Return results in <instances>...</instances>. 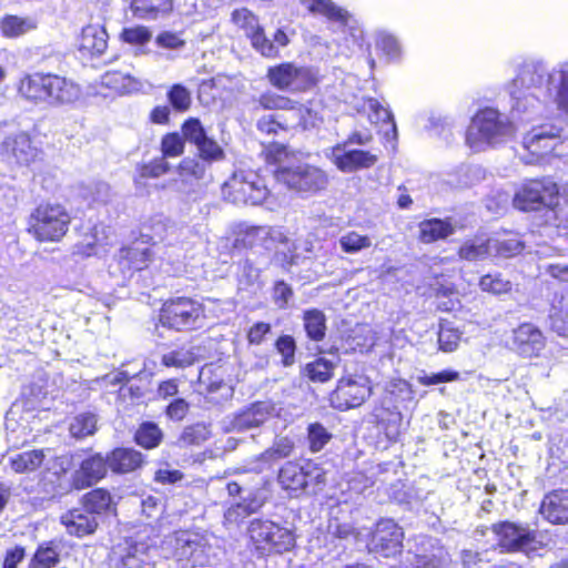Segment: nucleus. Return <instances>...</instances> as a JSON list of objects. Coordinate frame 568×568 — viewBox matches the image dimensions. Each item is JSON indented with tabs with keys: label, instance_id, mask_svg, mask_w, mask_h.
<instances>
[{
	"label": "nucleus",
	"instance_id": "338daca9",
	"mask_svg": "<svg viewBox=\"0 0 568 568\" xmlns=\"http://www.w3.org/2000/svg\"><path fill=\"white\" fill-rule=\"evenodd\" d=\"M201 161L204 163L222 160L224 152L222 148L213 140L206 138L197 145Z\"/></svg>",
	"mask_w": 568,
	"mask_h": 568
},
{
	"label": "nucleus",
	"instance_id": "f8f14e48",
	"mask_svg": "<svg viewBox=\"0 0 568 568\" xmlns=\"http://www.w3.org/2000/svg\"><path fill=\"white\" fill-rule=\"evenodd\" d=\"M497 537V545L506 552H527L535 549L536 531L528 526L511 521H499L491 525Z\"/></svg>",
	"mask_w": 568,
	"mask_h": 568
},
{
	"label": "nucleus",
	"instance_id": "de8ad7c7",
	"mask_svg": "<svg viewBox=\"0 0 568 568\" xmlns=\"http://www.w3.org/2000/svg\"><path fill=\"white\" fill-rule=\"evenodd\" d=\"M119 39L130 45H145L152 39V32L142 24L126 27L121 30Z\"/></svg>",
	"mask_w": 568,
	"mask_h": 568
},
{
	"label": "nucleus",
	"instance_id": "2eb2a0df",
	"mask_svg": "<svg viewBox=\"0 0 568 568\" xmlns=\"http://www.w3.org/2000/svg\"><path fill=\"white\" fill-rule=\"evenodd\" d=\"M371 395L366 379H341L335 390L329 395L333 407L339 410L359 407Z\"/></svg>",
	"mask_w": 568,
	"mask_h": 568
},
{
	"label": "nucleus",
	"instance_id": "13d9d810",
	"mask_svg": "<svg viewBox=\"0 0 568 568\" xmlns=\"http://www.w3.org/2000/svg\"><path fill=\"white\" fill-rule=\"evenodd\" d=\"M275 348L282 356V364L285 367H290L295 363L296 344L292 336H280L275 342Z\"/></svg>",
	"mask_w": 568,
	"mask_h": 568
},
{
	"label": "nucleus",
	"instance_id": "f257e3e1",
	"mask_svg": "<svg viewBox=\"0 0 568 568\" xmlns=\"http://www.w3.org/2000/svg\"><path fill=\"white\" fill-rule=\"evenodd\" d=\"M268 158L276 164L273 171L275 180L290 190L315 194L328 184V176L323 170L297 160L283 144L271 145Z\"/></svg>",
	"mask_w": 568,
	"mask_h": 568
},
{
	"label": "nucleus",
	"instance_id": "393cba45",
	"mask_svg": "<svg viewBox=\"0 0 568 568\" xmlns=\"http://www.w3.org/2000/svg\"><path fill=\"white\" fill-rule=\"evenodd\" d=\"M273 406L266 402L254 403L236 415L232 422L233 430L245 432L261 426L272 414Z\"/></svg>",
	"mask_w": 568,
	"mask_h": 568
},
{
	"label": "nucleus",
	"instance_id": "49530a36",
	"mask_svg": "<svg viewBox=\"0 0 568 568\" xmlns=\"http://www.w3.org/2000/svg\"><path fill=\"white\" fill-rule=\"evenodd\" d=\"M207 164L200 159L185 158L181 161L178 166L179 175L182 182H189L191 180H202L205 176Z\"/></svg>",
	"mask_w": 568,
	"mask_h": 568
},
{
	"label": "nucleus",
	"instance_id": "09e8293b",
	"mask_svg": "<svg viewBox=\"0 0 568 568\" xmlns=\"http://www.w3.org/2000/svg\"><path fill=\"white\" fill-rule=\"evenodd\" d=\"M318 75L310 67H297L291 92H307L318 84Z\"/></svg>",
	"mask_w": 568,
	"mask_h": 568
},
{
	"label": "nucleus",
	"instance_id": "0e129e2a",
	"mask_svg": "<svg viewBox=\"0 0 568 568\" xmlns=\"http://www.w3.org/2000/svg\"><path fill=\"white\" fill-rule=\"evenodd\" d=\"M58 562V552L52 547H39L30 568H51Z\"/></svg>",
	"mask_w": 568,
	"mask_h": 568
},
{
	"label": "nucleus",
	"instance_id": "aec40b11",
	"mask_svg": "<svg viewBox=\"0 0 568 568\" xmlns=\"http://www.w3.org/2000/svg\"><path fill=\"white\" fill-rule=\"evenodd\" d=\"M101 94L104 97L131 95L142 91L143 83L140 79L118 70L106 71L99 83Z\"/></svg>",
	"mask_w": 568,
	"mask_h": 568
},
{
	"label": "nucleus",
	"instance_id": "473e14b6",
	"mask_svg": "<svg viewBox=\"0 0 568 568\" xmlns=\"http://www.w3.org/2000/svg\"><path fill=\"white\" fill-rule=\"evenodd\" d=\"M301 2L310 13L321 14L331 21L347 24L348 13L332 0H302Z\"/></svg>",
	"mask_w": 568,
	"mask_h": 568
},
{
	"label": "nucleus",
	"instance_id": "1a4fd4ad",
	"mask_svg": "<svg viewBox=\"0 0 568 568\" xmlns=\"http://www.w3.org/2000/svg\"><path fill=\"white\" fill-rule=\"evenodd\" d=\"M173 542V557L183 567L206 566L214 556V550L209 539L195 532H175Z\"/></svg>",
	"mask_w": 568,
	"mask_h": 568
},
{
	"label": "nucleus",
	"instance_id": "774afa93",
	"mask_svg": "<svg viewBox=\"0 0 568 568\" xmlns=\"http://www.w3.org/2000/svg\"><path fill=\"white\" fill-rule=\"evenodd\" d=\"M493 248L498 255L510 257L519 254L524 248V244L518 239L511 237L504 241H491V250Z\"/></svg>",
	"mask_w": 568,
	"mask_h": 568
},
{
	"label": "nucleus",
	"instance_id": "c85d7f7f",
	"mask_svg": "<svg viewBox=\"0 0 568 568\" xmlns=\"http://www.w3.org/2000/svg\"><path fill=\"white\" fill-rule=\"evenodd\" d=\"M200 386L204 387L206 397L210 402L220 404L229 399L233 395L232 387L226 384L221 377L213 376L211 368H203L200 373Z\"/></svg>",
	"mask_w": 568,
	"mask_h": 568
},
{
	"label": "nucleus",
	"instance_id": "cd10ccee",
	"mask_svg": "<svg viewBox=\"0 0 568 568\" xmlns=\"http://www.w3.org/2000/svg\"><path fill=\"white\" fill-rule=\"evenodd\" d=\"M109 467L113 473L126 474L136 470L143 464V456L132 448H115L108 454Z\"/></svg>",
	"mask_w": 568,
	"mask_h": 568
},
{
	"label": "nucleus",
	"instance_id": "f704fd0d",
	"mask_svg": "<svg viewBox=\"0 0 568 568\" xmlns=\"http://www.w3.org/2000/svg\"><path fill=\"white\" fill-rule=\"evenodd\" d=\"M45 457L43 449H33L11 456L10 466L17 474L31 473L37 470Z\"/></svg>",
	"mask_w": 568,
	"mask_h": 568
},
{
	"label": "nucleus",
	"instance_id": "052dcab7",
	"mask_svg": "<svg viewBox=\"0 0 568 568\" xmlns=\"http://www.w3.org/2000/svg\"><path fill=\"white\" fill-rule=\"evenodd\" d=\"M460 341V333L458 329L450 327L448 324H442L438 332L439 348L444 352H454Z\"/></svg>",
	"mask_w": 568,
	"mask_h": 568
},
{
	"label": "nucleus",
	"instance_id": "69168bd1",
	"mask_svg": "<svg viewBox=\"0 0 568 568\" xmlns=\"http://www.w3.org/2000/svg\"><path fill=\"white\" fill-rule=\"evenodd\" d=\"M161 150L163 158H176L184 151V140L178 133L166 134L162 139Z\"/></svg>",
	"mask_w": 568,
	"mask_h": 568
},
{
	"label": "nucleus",
	"instance_id": "6e6d98bb",
	"mask_svg": "<svg viewBox=\"0 0 568 568\" xmlns=\"http://www.w3.org/2000/svg\"><path fill=\"white\" fill-rule=\"evenodd\" d=\"M377 50L387 57L389 61H397L402 57V48L397 39L390 34H379L375 41Z\"/></svg>",
	"mask_w": 568,
	"mask_h": 568
},
{
	"label": "nucleus",
	"instance_id": "4468645a",
	"mask_svg": "<svg viewBox=\"0 0 568 568\" xmlns=\"http://www.w3.org/2000/svg\"><path fill=\"white\" fill-rule=\"evenodd\" d=\"M326 156L344 173H353L359 170L373 168L378 155L368 150L351 148L349 144H336L332 146Z\"/></svg>",
	"mask_w": 568,
	"mask_h": 568
},
{
	"label": "nucleus",
	"instance_id": "c9c22d12",
	"mask_svg": "<svg viewBox=\"0 0 568 568\" xmlns=\"http://www.w3.org/2000/svg\"><path fill=\"white\" fill-rule=\"evenodd\" d=\"M490 253L491 240L483 237L467 240L458 250L459 257L469 262L485 260Z\"/></svg>",
	"mask_w": 568,
	"mask_h": 568
},
{
	"label": "nucleus",
	"instance_id": "e433bc0d",
	"mask_svg": "<svg viewBox=\"0 0 568 568\" xmlns=\"http://www.w3.org/2000/svg\"><path fill=\"white\" fill-rule=\"evenodd\" d=\"M297 65L292 62H283L267 70L270 83L278 90L291 91Z\"/></svg>",
	"mask_w": 568,
	"mask_h": 568
},
{
	"label": "nucleus",
	"instance_id": "c03bdc74",
	"mask_svg": "<svg viewBox=\"0 0 568 568\" xmlns=\"http://www.w3.org/2000/svg\"><path fill=\"white\" fill-rule=\"evenodd\" d=\"M97 430V417L91 413H82L77 415L69 426V432L72 437L82 439L91 436Z\"/></svg>",
	"mask_w": 568,
	"mask_h": 568
},
{
	"label": "nucleus",
	"instance_id": "603ef678",
	"mask_svg": "<svg viewBox=\"0 0 568 568\" xmlns=\"http://www.w3.org/2000/svg\"><path fill=\"white\" fill-rule=\"evenodd\" d=\"M339 245L345 253L355 254L372 246V240L355 231L347 232L339 239Z\"/></svg>",
	"mask_w": 568,
	"mask_h": 568
},
{
	"label": "nucleus",
	"instance_id": "ddd939ff",
	"mask_svg": "<svg viewBox=\"0 0 568 568\" xmlns=\"http://www.w3.org/2000/svg\"><path fill=\"white\" fill-rule=\"evenodd\" d=\"M105 379L113 385L124 383L119 389V398L124 403L134 405L141 402L149 392L152 373L146 372L144 367L135 372L125 369L113 376L108 375Z\"/></svg>",
	"mask_w": 568,
	"mask_h": 568
},
{
	"label": "nucleus",
	"instance_id": "4c0bfd02",
	"mask_svg": "<svg viewBox=\"0 0 568 568\" xmlns=\"http://www.w3.org/2000/svg\"><path fill=\"white\" fill-rule=\"evenodd\" d=\"M36 22L30 18L6 14L0 20V31L6 38H18L30 30L36 29Z\"/></svg>",
	"mask_w": 568,
	"mask_h": 568
},
{
	"label": "nucleus",
	"instance_id": "b1692460",
	"mask_svg": "<svg viewBox=\"0 0 568 568\" xmlns=\"http://www.w3.org/2000/svg\"><path fill=\"white\" fill-rule=\"evenodd\" d=\"M61 523L70 535L83 537L91 535L98 527L97 517L84 507L74 508L61 516Z\"/></svg>",
	"mask_w": 568,
	"mask_h": 568
},
{
	"label": "nucleus",
	"instance_id": "58836bf2",
	"mask_svg": "<svg viewBox=\"0 0 568 568\" xmlns=\"http://www.w3.org/2000/svg\"><path fill=\"white\" fill-rule=\"evenodd\" d=\"M303 323L310 339L320 342L325 337L326 317L322 311L317 308L305 311L303 314Z\"/></svg>",
	"mask_w": 568,
	"mask_h": 568
},
{
	"label": "nucleus",
	"instance_id": "37998d69",
	"mask_svg": "<svg viewBox=\"0 0 568 568\" xmlns=\"http://www.w3.org/2000/svg\"><path fill=\"white\" fill-rule=\"evenodd\" d=\"M211 436L209 426L204 423H196L183 428L178 444L180 447L200 446Z\"/></svg>",
	"mask_w": 568,
	"mask_h": 568
},
{
	"label": "nucleus",
	"instance_id": "bf43d9fd",
	"mask_svg": "<svg viewBox=\"0 0 568 568\" xmlns=\"http://www.w3.org/2000/svg\"><path fill=\"white\" fill-rule=\"evenodd\" d=\"M247 38L250 39L251 44L263 55L274 57L276 54V48L274 47L273 42L267 39L261 26L248 33Z\"/></svg>",
	"mask_w": 568,
	"mask_h": 568
},
{
	"label": "nucleus",
	"instance_id": "5fc2aeb1",
	"mask_svg": "<svg viewBox=\"0 0 568 568\" xmlns=\"http://www.w3.org/2000/svg\"><path fill=\"white\" fill-rule=\"evenodd\" d=\"M294 449V443L288 437H277L272 447L262 454L264 460H277L288 457Z\"/></svg>",
	"mask_w": 568,
	"mask_h": 568
},
{
	"label": "nucleus",
	"instance_id": "6ab92c4d",
	"mask_svg": "<svg viewBox=\"0 0 568 568\" xmlns=\"http://www.w3.org/2000/svg\"><path fill=\"white\" fill-rule=\"evenodd\" d=\"M513 349L524 358L538 357L546 339L541 331L531 323L520 324L513 331Z\"/></svg>",
	"mask_w": 568,
	"mask_h": 568
},
{
	"label": "nucleus",
	"instance_id": "79ce46f5",
	"mask_svg": "<svg viewBox=\"0 0 568 568\" xmlns=\"http://www.w3.org/2000/svg\"><path fill=\"white\" fill-rule=\"evenodd\" d=\"M197 361L196 348L182 346L162 355L161 363L166 367L185 368Z\"/></svg>",
	"mask_w": 568,
	"mask_h": 568
},
{
	"label": "nucleus",
	"instance_id": "8fccbe9b",
	"mask_svg": "<svg viewBox=\"0 0 568 568\" xmlns=\"http://www.w3.org/2000/svg\"><path fill=\"white\" fill-rule=\"evenodd\" d=\"M154 43L163 50L180 51L185 48L186 40L183 31L163 30L155 36Z\"/></svg>",
	"mask_w": 568,
	"mask_h": 568
},
{
	"label": "nucleus",
	"instance_id": "2f4dec72",
	"mask_svg": "<svg viewBox=\"0 0 568 568\" xmlns=\"http://www.w3.org/2000/svg\"><path fill=\"white\" fill-rule=\"evenodd\" d=\"M455 232L454 225L446 220L429 219L419 223V240L423 243H433L444 240Z\"/></svg>",
	"mask_w": 568,
	"mask_h": 568
},
{
	"label": "nucleus",
	"instance_id": "72a5a7b5",
	"mask_svg": "<svg viewBox=\"0 0 568 568\" xmlns=\"http://www.w3.org/2000/svg\"><path fill=\"white\" fill-rule=\"evenodd\" d=\"M486 172L480 165H462L448 175L447 183L454 187L466 189L485 179Z\"/></svg>",
	"mask_w": 568,
	"mask_h": 568
},
{
	"label": "nucleus",
	"instance_id": "f03ea898",
	"mask_svg": "<svg viewBox=\"0 0 568 568\" xmlns=\"http://www.w3.org/2000/svg\"><path fill=\"white\" fill-rule=\"evenodd\" d=\"M520 109H479L471 118L466 142L475 151L513 138L518 130Z\"/></svg>",
	"mask_w": 568,
	"mask_h": 568
},
{
	"label": "nucleus",
	"instance_id": "ea45409f",
	"mask_svg": "<svg viewBox=\"0 0 568 568\" xmlns=\"http://www.w3.org/2000/svg\"><path fill=\"white\" fill-rule=\"evenodd\" d=\"M82 504L89 513L97 516L110 510L112 506V497L108 490L97 488L87 493L82 497Z\"/></svg>",
	"mask_w": 568,
	"mask_h": 568
},
{
	"label": "nucleus",
	"instance_id": "3c124183",
	"mask_svg": "<svg viewBox=\"0 0 568 568\" xmlns=\"http://www.w3.org/2000/svg\"><path fill=\"white\" fill-rule=\"evenodd\" d=\"M334 365L327 359L318 358L305 366V374L313 382L325 383L333 376Z\"/></svg>",
	"mask_w": 568,
	"mask_h": 568
},
{
	"label": "nucleus",
	"instance_id": "dca6fc26",
	"mask_svg": "<svg viewBox=\"0 0 568 568\" xmlns=\"http://www.w3.org/2000/svg\"><path fill=\"white\" fill-rule=\"evenodd\" d=\"M404 532L393 519H381L373 532L371 547L384 557H392L402 551Z\"/></svg>",
	"mask_w": 568,
	"mask_h": 568
},
{
	"label": "nucleus",
	"instance_id": "a19ab883",
	"mask_svg": "<svg viewBox=\"0 0 568 568\" xmlns=\"http://www.w3.org/2000/svg\"><path fill=\"white\" fill-rule=\"evenodd\" d=\"M262 501L256 498H244L243 501L229 507L224 513V520L229 525H239L251 514L262 507Z\"/></svg>",
	"mask_w": 568,
	"mask_h": 568
},
{
	"label": "nucleus",
	"instance_id": "864d4df0",
	"mask_svg": "<svg viewBox=\"0 0 568 568\" xmlns=\"http://www.w3.org/2000/svg\"><path fill=\"white\" fill-rule=\"evenodd\" d=\"M479 286L483 291L500 295L508 293L511 290L510 281L503 277L501 274H487L479 281Z\"/></svg>",
	"mask_w": 568,
	"mask_h": 568
},
{
	"label": "nucleus",
	"instance_id": "7ed1b4c3",
	"mask_svg": "<svg viewBox=\"0 0 568 568\" xmlns=\"http://www.w3.org/2000/svg\"><path fill=\"white\" fill-rule=\"evenodd\" d=\"M18 89L27 101L47 106L72 104L81 95V88L77 83L53 73L26 75Z\"/></svg>",
	"mask_w": 568,
	"mask_h": 568
},
{
	"label": "nucleus",
	"instance_id": "4be33fe9",
	"mask_svg": "<svg viewBox=\"0 0 568 568\" xmlns=\"http://www.w3.org/2000/svg\"><path fill=\"white\" fill-rule=\"evenodd\" d=\"M234 247L252 248L264 246L266 248L274 242L273 230L270 226H250L244 223L234 229Z\"/></svg>",
	"mask_w": 568,
	"mask_h": 568
},
{
	"label": "nucleus",
	"instance_id": "a18cd8bd",
	"mask_svg": "<svg viewBox=\"0 0 568 568\" xmlns=\"http://www.w3.org/2000/svg\"><path fill=\"white\" fill-rule=\"evenodd\" d=\"M163 437L162 430L152 422H145L140 425L135 433V442L138 445L151 449L161 443Z\"/></svg>",
	"mask_w": 568,
	"mask_h": 568
},
{
	"label": "nucleus",
	"instance_id": "5701e85b",
	"mask_svg": "<svg viewBox=\"0 0 568 568\" xmlns=\"http://www.w3.org/2000/svg\"><path fill=\"white\" fill-rule=\"evenodd\" d=\"M539 511L541 516L551 524H567L568 489H556L545 495Z\"/></svg>",
	"mask_w": 568,
	"mask_h": 568
},
{
	"label": "nucleus",
	"instance_id": "7c9ffc66",
	"mask_svg": "<svg viewBox=\"0 0 568 568\" xmlns=\"http://www.w3.org/2000/svg\"><path fill=\"white\" fill-rule=\"evenodd\" d=\"M278 483L283 489L292 493H300L306 488L304 465L295 462H287L278 473Z\"/></svg>",
	"mask_w": 568,
	"mask_h": 568
},
{
	"label": "nucleus",
	"instance_id": "412c9836",
	"mask_svg": "<svg viewBox=\"0 0 568 568\" xmlns=\"http://www.w3.org/2000/svg\"><path fill=\"white\" fill-rule=\"evenodd\" d=\"M108 39L109 36L103 26L88 24L81 30L78 50L87 58L100 57L108 48Z\"/></svg>",
	"mask_w": 568,
	"mask_h": 568
},
{
	"label": "nucleus",
	"instance_id": "f3484780",
	"mask_svg": "<svg viewBox=\"0 0 568 568\" xmlns=\"http://www.w3.org/2000/svg\"><path fill=\"white\" fill-rule=\"evenodd\" d=\"M109 468L108 455L95 453L83 458L71 475V488L82 490L93 486L106 476Z\"/></svg>",
	"mask_w": 568,
	"mask_h": 568
},
{
	"label": "nucleus",
	"instance_id": "a878e982",
	"mask_svg": "<svg viewBox=\"0 0 568 568\" xmlns=\"http://www.w3.org/2000/svg\"><path fill=\"white\" fill-rule=\"evenodd\" d=\"M2 146L6 152L12 154L17 163L22 165H29L39 155V150L32 145L30 136L27 133H19L14 136L7 138Z\"/></svg>",
	"mask_w": 568,
	"mask_h": 568
},
{
	"label": "nucleus",
	"instance_id": "39448f33",
	"mask_svg": "<svg viewBox=\"0 0 568 568\" xmlns=\"http://www.w3.org/2000/svg\"><path fill=\"white\" fill-rule=\"evenodd\" d=\"M550 81L551 74L542 63L524 62L508 84V93L517 105L529 106L538 101L536 91L540 90L544 84H549Z\"/></svg>",
	"mask_w": 568,
	"mask_h": 568
},
{
	"label": "nucleus",
	"instance_id": "a211bd4d",
	"mask_svg": "<svg viewBox=\"0 0 568 568\" xmlns=\"http://www.w3.org/2000/svg\"><path fill=\"white\" fill-rule=\"evenodd\" d=\"M562 131V122L559 124H541L532 128L524 136L523 144L532 154L546 155L555 150Z\"/></svg>",
	"mask_w": 568,
	"mask_h": 568
},
{
	"label": "nucleus",
	"instance_id": "c756f323",
	"mask_svg": "<svg viewBox=\"0 0 568 568\" xmlns=\"http://www.w3.org/2000/svg\"><path fill=\"white\" fill-rule=\"evenodd\" d=\"M152 260V252L149 247L134 244L120 250L118 261L123 271H140L148 266Z\"/></svg>",
	"mask_w": 568,
	"mask_h": 568
},
{
	"label": "nucleus",
	"instance_id": "e2e57ef3",
	"mask_svg": "<svg viewBox=\"0 0 568 568\" xmlns=\"http://www.w3.org/2000/svg\"><path fill=\"white\" fill-rule=\"evenodd\" d=\"M171 106H190L192 101L191 91L182 83H174L166 93Z\"/></svg>",
	"mask_w": 568,
	"mask_h": 568
},
{
	"label": "nucleus",
	"instance_id": "4d7b16f0",
	"mask_svg": "<svg viewBox=\"0 0 568 568\" xmlns=\"http://www.w3.org/2000/svg\"><path fill=\"white\" fill-rule=\"evenodd\" d=\"M231 19L237 28L244 30L246 37L260 26L257 17L246 8L235 9Z\"/></svg>",
	"mask_w": 568,
	"mask_h": 568
},
{
	"label": "nucleus",
	"instance_id": "423d86ee",
	"mask_svg": "<svg viewBox=\"0 0 568 568\" xmlns=\"http://www.w3.org/2000/svg\"><path fill=\"white\" fill-rule=\"evenodd\" d=\"M252 544L261 552H284L293 548L294 536L287 528L271 520L253 519L247 528Z\"/></svg>",
	"mask_w": 568,
	"mask_h": 568
},
{
	"label": "nucleus",
	"instance_id": "9d476101",
	"mask_svg": "<svg viewBox=\"0 0 568 568\" xmlns=\"http://www.w3.org/2000/svg\"><path fill=\"white\" fill-rule=\"evenodd\" d=\"M558 193L557 184L550 179L531 180L515 194L514 205L521 211L550 207L556 204Z\"/></svg>",
	"mask_w": 568,
	"mask_h": 568
},
{
	"label": "nucleus",
	"instance_id": "bb28decb",
	"mask_svg": "<svg viewBox=\"0 0 568 568\" xmlns=\"http://www.w3.org/2000/svg\"><path fill=\"white\" fill-rule=\"evenodd\" d=\"M132 16L141 20H155L173 11L174 0H131Z\"/></svg>",
	"mask_w": 568,
	"mask_h": 568
},
{
	"label": "nucleus",
	"instance_id": "680f3d73",
	"mask_svg": "<svg viewBox=\"0 0 568 568\" xmlns=\"http://www.w3.org/2000/svg\"><path fill=\"white\" fill-rule=\"evenodd\" d=\"M307 430L310 448L312 452H320L323 449L332 437L327 429L318 423L311 424Z\"/></svg>",
	"mask_w": 568,
	"mask_h": 568
},
{
	"label": "nucleus",
	"instance_id": "0eeeda50",
	"mask_svg": "<svg viewBox=\"0 0 568 568\" xmlns=\"http://www.w3.org/2000/svg\"><path fill=\"white\" fill-rule=\"evenodd\" d=\"M223 194L234 204L260 205L266 200L268 190L257 174L235 172L223 184Z\"/></svg>",
	"mask_w": 568,
	"mask_h": 568
},
{
	"label": "nucleus",
	"instance_id": "20e7f679",
	"mask_svg": "<svg viewBox=\"0 0 568 568\" xmlns=\"http://www.w3.org/2000/svg\"><path fill=\"white\" fill-rule=\"evenodd\" d=\"M71 216L59 203H41L31 213L29 232L40 242H59L68 232Z\"/></svg>",
	"mask_w": 568,
	"mask_h": 568
},
{
	"label": "nucleus",
	"instance_id": "6e6552de",
	"mask_svg": "<svg viewBox=\"0 0 568 568\" xmlns=\"http://www.w3.org/2000/svg\"><path fill=\"white\" fill-rule=\"evenodd\" d=\"M202 320V305L189 297L166 301L161 308V324L175 331L194 329L201 325Z\"/></svg>",
	"mask_w": 568,
	"mask_h": 568
},
{
	"label": "nucleus",
	"instance_id": "9b49d317",
	"mask_svg": "<svg viewBox=\"0 0 568 568\" xmlns=\"http://www.w3.org/2000/svg\"><path fill=\"white\" fill-rule=\"evenodd\" d=\"M152 545L140 537H130L113 547L111 568H151Z\"/></svg>",
	"mask_w": 568,
	"mask_h": 568
}]
</instances>
